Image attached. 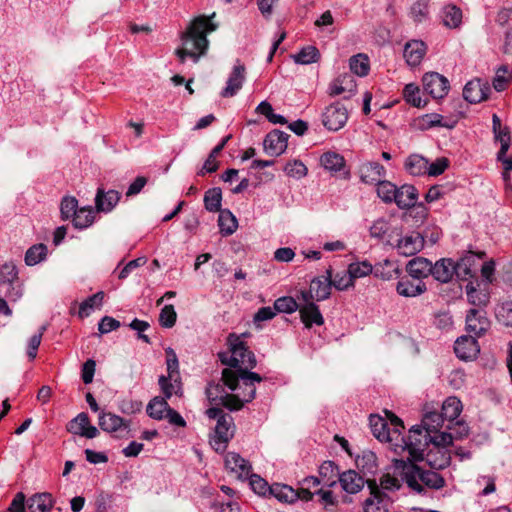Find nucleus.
Here are the masks:
<instances>
[{
    "instance_id": "c03bdc74",
    "label": "nucleus",
    "mask_w": 512,
    "mask_h": 512,
    "mask_svg": "<svg viewBox=\"0 0 512 512\" xmlns=\"http://www.w3.org/2000/svg\"><path fill=\"white\" fill-rule=\"evenodd\" d=\"M104 299V292L100 291L84 300L79 307L80 318L88 317L94 308H99Z\"/></svg>"
},
{
    "instance_id": "c85d7f7f",
    "label": "nucleus",
    "mask_w": 512,
    "mask_h": 512,
    "mask_svg": "<svg viewBox=\"0 0 512 512\" xmlns=\"http://www.w3.org/2000/svg\"><path fill=\"white\" fill-rule=\"evenodd\" d=\"M326 276L316 277L311 281L310 289L315 295V300L322 301L329 298L331 294L332 271L328 269Z\"/></svg>"
},
{
    "instance_id": "e433bc0d",
    "label": "nucleus",
    "mask_w": 512,
    "mask_h": 512,
    "mask_svg": "<svg viewBox=\"0 0 512 512\" xmlns=\"http://www.w3.org/2000/svg\"><path fill=\"white\" fill-rule=\"evenodd\" d=\"M270 495L284 503H293L298 500L296 490L285 484L275 483L271 485Z\"/></svg>"
},
{
    "instance_id": "2f4dec72",
    "label": "nucleus",
    "mask_w": 512,
    "mask_h": 512,
    "mask_svg": "<svg viewBox=\"0 0 512 512\" xmlns=\"http://www.w3.org/2000/svg\"><path fill=\"white\" fill-rule=\"evenodd\" d=\"M300 317L306 328L313 324L321 326L324 324V318L316 304L301 305Z\"/></svg>"
},
{
    "instance_id": "c9c22d12",
    "label": "nucleus",
    "mask_w": 512,
    "mask_h": 512,
    "mask_svg": "<svg viewBox=\"0 0 512 512\" xmlns=\"http://www.w3.org/2000/svg\"><path fill=\"white\" fill-rule=\"evenodd\" d=\"M442 21L444 26L455 29L462 23V11L456 5H447L442 10Z\"/></svg>"
},
{
    "instance_id": "8fccbe9b",
    "label": "nucleus",
    "mask_w": 512,
    "mask_h": 512,
    "mask_svg": "<svg viewBox=\"0 0 512 512\" xmlns=\"http://www.w3.org/2000/svg\"><path fill=\"white\" fill-rule=\"evenodd\" d=\"M351 71L358 76H366L369 73V59L365 54L352 56L349 61Z\"/></svg>"
},
{
    "instance_id": "49530a36",
    "label": "nucleus",
    "mask_w": 512,
    "mask_h": 512,
    "mask_svg": "<svg viewBox=\"0 0 512 512\" xmlns=\"http://www.w3.org/2000/svg\"><path fill=\"white\" fill-rule=\"evenodd\" d=\"M443 415L438 412H428L422 419L421 428L427 431L430 435L434 432H438L439 428L442 427L444 422Z\"/></svg>"
},
{
    "instance_id": "dca6fc26",
    "label": "nucleus",
    "mask_w": 512,
    "mask_h": 512,
    "mask_svg": "<svg viewBox=\"0 0 512 512\" xmlns=\"http://www.w3.org/2000/svg\"><path fill=\"white\" fill-rule=\"evenodd\" d=\"M289 135L280 130H273L269 132L264 141V151L270 156H279L287 148Z\"/></svg>"
},
{
    "instance_id": "de8ad7c7",
    "label": "nucleus",
    "mask_w": 512,
    "mask_h": 512,
    "mask_svg": "<svg viewBox=\"0 0 512 512\" xmlns=\"http://www.w3.org/2000/svg\"><path fill=\"white\" fill-rule=\"evenodd\" d=\"M222 192L220 188H211L205 192L204 205L209 212L221 211Z\"/></svg>"
},
{
    "instance_id": "5701e85b",
    "label": "nucleus",
    "mask_w": 512,
    "mask_h": 512,
    "mask_svg": "<svg viewBox=\"0 0 512 512\" xmlns=\"http://www.w3.org/2000/svg\"><path fill=\"white\" fill-rule=\"evenodd\" d=\"M418 192L413 185L404 184L401 187H397L395 192V200L393 202L400 209H409L417 203Z\"/></svg>"
},
{
    "instance_id": "a211bd4d",
    "label": "nucleus",
    "mask_w": 512,
    "mask_h": 512,
    "mask_svg": "<svg viewBox=\"0 0 512 512\" xmlns=\"http://www.w3.org/2000/svg\"><path fill=\"white\" fill-rule=\"evenodd\" d=\"M371 496L364 502V512H388L385 495L381 492L375 480H367Z\"/></svg>"
},
{
    "instance_id": "a878e982",
    "label": "nucleus",
    "mask_w": 512,
    "mask_h": 512,
    "mask_svg": "<svg viewBox=\"0 0 512 512\" xmlns=\"http://www.w3.org/2000/svg\"><path fill=\"white\" fill-rule=\"evenodd\" d=\"M406 270L412 278L421 281L433 271L432 262L424 257H416L408 262Z\"/></svg>"
},
{
    "instance_id": "4c0bfd02",
    "label": "nucleus",
    "mask_w": 512,
    "mask_h": 512,
    "mask_svg": "<svg viewBox=\"0 0 512 512\" xmlns=\"http://www.w3.org/2000/svg\"><path fill=\"white\" fill-rule=\"evenodd\" d=\"M218 225L223 236L232 235L237 227L236 217L228 209L221 210L218 217Z\"/></svg>"
},
{
    "instance_id": "680f3d73",
    "label": "nucleus",
    "mask_w": 512,
    "mask_h": 512,
    "mask_svg": "<svg viewBox=\"0 0 512 512\" xmlns=\"http://www.w3.org/2000/svg\"><path fill=\"white\" fill-rule=\"evenodd\" d=\"M353 285L354 279L348 271L337 273L331 277V286H334L337 290H346Z\"/></svg>"
},
{
    "instance_id": "9b49d317",
    "label": "nucleus",
    "mask_w": 512,
    "mask_h": 512,
    "mask_svg": "<svg viewBox=\"0 0 512 512\" xmlns=\"http://www.w3.org/2000/svg\"><path fill=\"white\" fill-rule=\"evenodd\" d=\"M484 253L476 254L467 252L458 261L454 262L455 275L459 280H469L476 276L478 260L484 257Z\"/></svg>"
},
{
    "instance_id": "39448f33",
    "label": "nucleus",
    "mask_w": 512,
    "mask_h": 512,
    "mask_svg": "<svg viewBox=\"0 0 512 512\" xmlns=\"http://www.w3.org/2000/svg\"><path fill=\"white\" fill-rule=\"evenodd\" d=\"M206 415L209 419L217 421L210 445L216 452L224 453L235 433L234 420L231 415L224 413L219 407L207 409Z\"/></svg>"
},
{
    "instance_id": "052dcab7",
    "label": "nucleus",
    "mask_w": 512,
    "mask_h": 512,
    "mask_svg": "<svg viewBox=\"0 0 512 512\" xmlns=\"http://www.w3.org/2000/svg\"><path fill=\"white\" fill-rule=\"evenodd\" d=\"M177 320V314L174 306L169 304L165 305L159 315V323L164 328H172Z\"/></svg>"
},
{
    "instance_id": "20e7f679",
    "label": "nucleus",
    "mask_w": 512,
    "mask_h": 512,
    "mask_svg": "<svg viewBox=\"0 0 512 512\" xmlns=\"http://www.w3.org/2000/svg\"><path fill=\"white\" fill-rule=\"evenodd\" d=\"M402 430L400 429V438L395 442L393 450L396 454L408 453L406 460L412 462L420 461L426 456L425 451L430 446L431 435L423 430L421 426H413L409 430L407 437L402 436Z\"/></svg>"
},
{
    "instance_id": "1a4fd4ad",
    "label": "nucleus",
    "mask_w": 512,
    "mask_h": 512,
    "mask_svg": "<svg viewBox=\"0 0 512 512\" xmlns=\"http://www.w3.org/2000/svg\"><path fill=\"white\" fill-rule=\"evenodd\" d=\"M347 108L340 102H335L322 113V124L329 131L337 132L342 129L348 120Z\"/></svg>"
},
{
    "instance_id": "f257e3e1",
    "label": "nucleus",
    "mask_w": 512,
    "mask_h": 512,
    "mask_svg": "<svg viewBox=\"0 0 512 512\" xmlns=\"http://www.w3.org/2000/svg\"><path fill=\"white\" fill-rule=\"evenodd\" d=\"M227 342L230 353L218 354L221 363L230 367L222 371L223 384L232 391L243 389L244 400L252 401L256 394L255 382L262 381L259 374L249 371L256 366V357L242 336L230 334Z\"/></svg>"
},
{
    "instance_id": "69168bd1",
    "label": "nucleus",
    "mask_w": 512,
    "mask_h": 512,
    "mask_svg": "<svg viewBox=\"0 0 512 512\" xmlns=\"http://www.w3.org/2000/svg\"><path fill=\"white\" fill-rule=\"evenodd\" d=\"M166 354H167V372H168V375L170 380H172L174 377H177L179 378V372H178V367H179V363H178V358H177V355L176 353L174 352V350L172 348H167L166 349Z\"/></svg>"
},
{
    "instance_id": "2eb2a0df",
    "label": "nucleus",
    "mask_w": 512,
    "mask_h": 512,
    "mask_svg": "<svg viewBox=\"0 0 512 512\" xmlns=\"http://www.w3.org/2000/svg\"><path fill=\"white\" fill-rule=\"evenodd\" d=\"M67 430L72 434L86 437L88 439H93L99 434L98 429L90 424V419L84 412L79 413L69 421L67 424Z\"/></svg>"
},
{
    "instance_id": "72a5a7b5",
    "label": "nucleus",
    "mask_w": 512,
    "mask_h": 512,
    "mask_svg": "<svg viewBox=\"0 0 512 512\" xmlns=\"http://www.w3.org/2000/svg\"><path fill=\"white\" fill-rule=\"evenodd\" d=\"M427 287L422 281L417 283L409 279H402L396 285V291L399 295L404 297H416L426 292Z\"/></svg>"
},
{
    "instance_id": "a19ab883",
    "label": "nucleus",
    "mask_w": 512,
    "mask_h": 512,
    "mask_svg": "<svg viewBox=\"0 0 512 512\" xmlns=\"http://www.w3.org/2000/svg\"><path fill=\"white\" fill-rule=\"evenodd\" d=\"M462 411V403L457 397H448L442 405L443 418L448 421H453L458 418Z\"/></svg>"
},
{
    "instance_id": "f3484780",
    "label": "nucleus",
    "mask_w": 512,
    "mask_h": 512,
    "mask_svg": "<svg viewBox=\"0 0 512 512\" xmlns=\"http://www.w3.org/2000/svg\"><path fill=\"white\" fill-rule=\"evenodd\" d=\"M245 71V66L237 60L227 79L226 87L220 93L223 98L233 97L238 93L246 78Z\"/></svg>"
},
{
    "instance_id": "603ef678",
    "label": "nucleus",
    "mask_w": 512,
    "mask_h": 512,
    "mask_svg": "<svg viewBox=\"0 0 512 512\" xmlns=\"http://www.w3.org/2000/svg\"><path fill=\"white\" fill-rule=\"evenodd\" d=\"M377 195L384 203H393L397 187L390 181L381 180L376 184Z\"/></svg>"
},
{
    "instance_id": "ea45409f",
    "label": "nucleus",
    "mask_w": 512,
    "mask_h": 512,
    "mask_svg": "<svg viewBox=\"0 0 512 512\" xmlns=\"http://www.w3.org/2000/svg\"><path fill=\"white\" fill-rule=\"evenodd\" d=\"M169 408L170 406L168 405L165 397H155L147 405V413L153 419L162 420Z\"/></svg>"
},
{
    "instance_id": "412c9836",
    "label": "nucleus",
    "mask_w": 512,
    "mask_h": 512,
    "mask_svg": "<svg viewBox=\"0 0 512 512\" xmlns=\"http://www.w3.org/2000/svg\"><path fill=\"white\" fill-rule=\"evenodd\" d=\"M225 466L240 479H247L252 469L249 461L235 452H229L226 455Z\"/></svg>"
},
{
    "instance_id": "a18cd8bd",
    "label": "nucleus",
    "mask_w": 512,
    "mask_h": 512,
    "mask_svg": "<svg viewBox=\"0 0 512 512\" xmlns=\"http://www.w3.org/2000/svg\"><path fill=\"white\" fill-rule=\"evenodd\" d=\"M47 252L48 249L45 244H35L26 251L25 263L28 266H34L46 258Z\"/></svg>"
},
{
    "instance_id": "09e8293b",
    "label": "nucleus",
    "mask_w": 512,
    "mask_h": 512,
    "mask_svg": "<svg viewBox=\"0 0 512 512\" xmlns=\"http://www.w3.org/2000/svg\"><path fill=\"white\" fill-rule=\"evenodd\" d=\"M398 272V268L395 264L388 259H385L383 262H380L373 267L374 276L383 280L392 279L394 274H398Z\"/></svg>"
},
{
    "instance_id": "473e14b6",
    "label": "nucleus",
    "mask_w": 512,
    "mask_h": 512,
    "mask_svg": "<svg viewBox=\"0 0 512 512\" xmlns=\"http://www.w3.org/2000/svg\"><path fill=\"white\" fill-rule=\"evenodd\" d=\"M54 505L52 494L44 492L35 494L28 500V509L30 512H50Z\"/></svg>"
},
{
    "instance_id": "13d9d810",
    "label": "nucleus",
    "mask_w": 512,
    "mask_h": 512,
    "mask_svg": "<svg viewBox=\"0 0 512 512\" xmlns=\"http://www.w3.org/2000/svg\"><path fill=\"white\" fill-rule=\"evenodd\" d=\"M403 96L408 103L415 107H423L426 105V101H422L421 99L419 87L412 83L404 87Z\"/></svg>"
},
{
    "instance_id": "bb28decb",
    "label": "nucleus",
    "mask_w": 512,
    "mask_h": 512,
    "mask_svg": "<svg viewBox=\"0 0 512 512\" xmlns=\"http://www.w3.org/2000/svg\"><path fill=\"white\" fill-rule=\"evenodd\" d=\"M488 90L479 79L471 80L463 89V97L469 103L476 104L487 98Z\"/></svg>"
},
{
    "instance_id": "b1692460",
    "label": "nucleus",
    "mask_w": 512,
    "mask_h": 512,
    "mask_svg": "<svg viewBox=\"0 0 512 512\" xmlns=\"http://www.w3.org/2000/svg\"><path fill=\"white\" fill-rule=\"evenodd\" d=\"M424 246V238L420 233H412L399 239L397 249L404 256H412Z\"/></svg>"
},
{
    "instance_id": "f704fd0d",
    "label": "nucleus",
    "mask_w": 512,
    "mask_h": 512,
    "mask_svg": "<svg viewBox=\"0 0 512 512\" xmlns=\"http://www.w3.org/2000/svg\"><path fill=\"white\" fill-rule=\"evenodd\" d=\"M405 169L413 176L425 175L428 170V160L419 154H412L405 161Z\"/></svg>"
},
{
    "instance_id": "c756f323",
    "label": "nucleus",
    "mask_w": 512,
    "mask_h": 512,
    "mask_svg": "<svg viewBox=\"0 0 512 512\" xmlns=\"http://www.w3.org/2000/svg\"><path fill=\"white\" fill-rule=\"evenodd\" d=\"M98 424L100 428L108 433L117 432L122 427L128 428V422H126L122 417L110 413V412H100L98 417Z\"/></svg>"
},
{
    "instance_id": "4468645a",
    "label": "nucleus",
    "mask_w": 512,
    "mask_h": 512,
    "mask_svg": "<svg viewBox=\"0 0 512 512\" xmlns=\"http://www.w3.org/2000/svg\"><path fill=\"white\" fill-rule=\"evenodd\" d=\"M422 81L424 91L433 98H443L448 93L449 82L439 73H426Z\"/></svg>"
},
{
    "instance_id": "bf43d9fd",
    "label": "nucleus",
    "mask_w": 512,
    "mask_h": 512,
    "mask_svg": "<svg viewBox=\"0 0 512 512\" xmlns=\"http://www.w3.org/2000/svg\"><path fill=\"white\" fill-rule=\"evenodd\" d=\"M249 485L251 489L258 495L265 496L270 494L271 486L268 482L257 474H251L248 476Z\"/></svg>"
},
{
    "instance_id": "5fc2aeb1",
    "label": "nucleus",
    "mask_w": 512,
    "mask_h": 512,
    "mask_svg": "<svg viewBox=\"0 0 512 512\" xmlns=\"http://www.w3.org/2000/svg\"><path fill=\"white\" fill-rule=\"evenodd\" d=\"M466 294L469 303L477 307L485 306L489 301L488 295L478 291L471 282L466 285Z\"/></svg>"
},
{
    "instance_id": "393cba45",
    "label": "nucleus",
    "mask_w": 512,
    "mask_h": 512,
    "mask_svg": "<svg viewBox=\"0 0 512 512\" xmlns=\"http://www.w3.org/2000/svg\"><path fill=\"white\" fill-rule=\"evenodd\" d=\"M492 124L495 139L501 144L497 158L498 160H502V156L506 155L510 147V131L508 127H502L501 120L496 114H493L492 116Z\"/></svg>"
},
{
    "instance_id": "6e6d98bb",
    "label": "nucleus",
    "mask_w": 512,
    "mask_h": 512,
    "mask_svg": "<svg viewBox=\"0 0 512 512\" xmlns=\"http://www.w3.org/2000/svg\"><path fill=\"white\" fill-rule=\"evenodd\" d=\"M78 201L75 197L66 196L62 199L60 204V212L63 220L74 218L78 211Z\"/></svg>"
},
{
    "instance_id": "e2e57ef3",
    "label": "nucleus",
    "mask_w": 512,
    "mask_h": 512,
    "mask_svg": "<svg viewBox=\"0 0 512 512\" xmlns=\"http://www.w3.org/2000/svg\"><path fill=\"white\" fill-rule=\"evenodd\" d=\"M47 330V326L46 325H42L40 328H39V331L38 333L34 334L30 339H29V343H28V350H27V354H28V357L33 360L36 355H37V350L41 344V340H42V336L44 334V332Z\"/></svg>"
},
{
    "instance_id": "7ed1b4c3",
    "label": "nucleus",
    "mask_w": 512,
    "mask_h": 512,
    "mask_svg": "<svg viewBox=\"0 0 512 512\" xmlns=\"http://www.w3.org/2000/svg\"><path fill=\"white\" fill-rule=\"evenodd\" d=\"M393 462L395 473L414 493L426 494L428 490H439L445 486L444 478L433 468L425 469L404 459H394Z\"/></svg>"
},
{
    "instance_id": "0eeeda50",
    "label": "nucleus",
    "mask_w": 512,
    "mask_h": 512,
    "mask_svg": "<svg viewBox=\"0 0 512 512\" xmlns=\"http://www.w3.org/2000/svg\"><path fill=\"white\" fill-rule=\"evenodd\" d=\"M434 433L435 435L431 434L430 445L434 446L436 454H439V458H433L434 450H428L426 453V461L430 468L443 469L447 467L450 462V456L446 447L452 444L454 435L447 432Z\"/></svg>"
},
{
    "instance_id": "58836bf2",
    "label": "nucleus",
    "mask_w": 512,
    "mask_h": 512,
    "mask_svg": "<svg viewBox=\"0 0 512 512\" xmlns=\"http://www.w3.org/2000/svg\"><path fill=\"white\" fill-rule=\"evenodd\" d=\"M320 163L324 169L331 172H337L344 167L345 160L344 157L339 153L329 151L322 154L320 157Z\"/></svg>"
},
{
    "instance_id": "9d476101",
    "label": "nucleus",
    "mask_w": 512,
    "mask_h": 512,
    "mask_svg": "<svg viewBox=\"0 0 512 512\" xmlns=\"http://www.w3.org/2000/svg\"><path fill=\"white\" fill-rule=\"evenodd\" d=\"M490 320L483 309L472 308L466 315V331L476 339L490 329Z\"/></svg>"
},
{
    "instance_id": "37998d69",
    "label": "nucleus",
    "mask_w": 512,
    "mask_h": 512,
    "mask_svg": "<svg viewBox=\"0 0 512 512\" xmlns=\"http://www.w3.org/2000/svg\"><path fill=\"white\" fill-rule=\"evenodd\" d=\"M95 212L91 206L79 208L73 218V224L76 228L84 229L93 224Z\"/></svg>"
},
{
    "instance_id": "6e6552de",
    "label": "nucleus",
    "mask_w": 512,
    "mask_h": 512,
    "mask_svg": "<svg viewBox=\"0 0 512 512\" xmlns=\"http://www.w3.org/2000/svg\"><path fill=\"white\" fill-rule=\"evenodd\" d=\"M206 395L211 403L221 404L230 411L240 410L246 402L243 398V391L238 394L225 393L220 383L209 384L206 388Z\"/></svg>"
},
{
    "instance_id": "ddd939ff",
    "label": "nucleus",
    "mask_w": 512,
    "mask_h": 512,
    "mask_svg": "<svg viewBox=\"0 0 512 512\" xmlns=\"http://www.w3.org/2000/svg\"><path fill=\"white\" fill-rule=\"evenodd\" d=\"M18 272L16 266L12 263H5L0 268V292L12 288L14 290V299H19L22 296V289L17 281Z\"/></svg>"
},
{
    "instance_id": "338daca9",
    "label": "nucleus",
    "mask_w": 512,
    "mask_h": 512,
    "mask_svg": "<svg viewBox=\"0 0 512 512\" xmlns=\"http://www.w3.org/2000/svg\"><path fill=\"white\" fill-rule=\"evenodd\" d=\"M496 317L507 327H512V302L503 303L496 311Z\"/></svg>"
},
{
    "instance_id": "0e129e2a",
    "label": "nucleus",
    "mask_w": 512,
    "mask_h": 512,
    "mask_svg": "<svg viewBox=\"0 0 512 512\" xmlns=\"http://www.w3.org/2000/svg\"><path fill=\"white\" fill-rule=\"evenodd\" d=\"M284 171L288 176L300 179L307 174V167L301 161L294 160L286 164Z\"/></svg>"
},
{
    "instance_id": "423d86ee",
    "label": "nucleus",
    "mask_w": 512,
    "mask_h": 512,
    "mask_svg": "<svg viewBox=\"0 0 512 512\" xmlns=\"http://www.w3.org/2000/svg\"><path fill=\"white\" fill-rule=\"evenodd\" d=\"M387 416L392 428L389 427V424L384 418L378 415H371L369 423L373 435L379 441L389 443L393 449L395 442L400 438V429H404V425L402 420L393 413L389 412L387 413Z\"/></svg>"
},
{
    "instance_id": "6ab92c4d",
    "label": "nucleus",
    "mask_w": 512,
    "mask_h": 512,
    "mask_svg": "<svg viewBox=\"0 0 512 512\" xmlns=\"http://www.w3.org/2000/svg\"><path fill=\"white\" fill-rule=\"evenodd\" d=\"M359 175L363 183L376 185L386 176V169L378 162H366L360 166Z\"/></svg>"
},
{
    "instance_id": "f8f14e48",
    "label": "nucleus",
    "mask_w": 512,
    "mask_h": 512,
    "mask_svg": "<svg viewBox=\"0 0 512 512\" xmlns=\"http://www.w3.org/2000/svg\"><path fill=\"white\" fill-rule=\"evenodd\" d=\"M454 352L459 359L471 361L480 353V346L477 339L472 335H463L456 339Z\"/></svg>"
},
{
    "instance_id": "3c124183",
    "label": "nucleus",
    "mask_w": 512,
    "mask_h": 512,
    "mask_svg": "<svg viewBox=\"0 0 512 512\" xmlns=\"http://www.w3.org/2000/svg\"><path fill=\"white\" fill-rule=\"evenodd\" d=\"M301 305H299V302L290 296H283L275 300L274 302V309L276 310V313H293L296 310L300 311Z\"/></svg>"
},
{
    "instance_id": "aec40b11",
    "label": "nucleus",
    "mask_w": 512,
    "mask_h": 512,
    "mask_svg": "<svg viewBox=\"0 0 512 512\" xmlns=\"http://www.w3.org/2000/svg\"><path fill=\"white\" fill-rule=\"evenodd\" d=\"M337 474L342 490L348 494H357L365 485V480L355 470H347Z\"/></svg>"
},
{
    "instance_id": "4d7b16f0",
    "label": "nucleus",
    "mask_w": 512,
    "mask_h": 512,
    "mask_svg": "<svg viewBox=\"0 0 512 512\" xmlns=\"http://www.w3.org/2000/svg\"><path fill=\"white\" fill-rule=\"evenodd\" d=\"M180 384L179 378L177 377L170 380L169 376L162 375L159 378V385L166 399H169L173 394H178Z\"/></svg>"
},
{
    "instance_id": "cd10ccee",
    "label": "nucleus",
    "mask_w": 512,
    "mask_h": 512,
    "mask_svg": "<svg viewBox=\"0 0 512 512\" xmlns=\"http://www.w3.org/2000/svg\"><path fill=\"white\" fill-rule=\"evenodd\" d=\"M426 53V44L421 40H412L405 44L404 57L410 66H417Z\"/></svg>"
},
{
    "instance_id": "4be33fe9",
    "label": "nucleus",
    "mask_w": 512,
    "mask_h": 512,
    "mask_svg": "<svg viewBox=\"0 0 512 512\" xmlns=\"http://www.w3.org/2000/svg\"><path fill=\"white\" fill-rule=\"evenodd\" d=\"M121 198L118 191L109 190L104 191L103 188H98L95 196V207L98 212L108 213L111 212L117 205Z\"/></svg>"
},
{
    "instance_id": "f03ea898",
    "label": "nucleus",
    "mask_w": 512,
    "mask_h": 512,
    "mask_svg": "<svg viewBox=\"0 0 512 512\" xmlns=\"http://www.w3.org/2000/svg\"><path fill=\"white\" fill-rule=\"evenodd\" d=\"M215 15L216 13L213 12L209 16L195 17L181 33L182 46L175 51L181 63H184L187 57L197 63L200 57L206 54L209 47L207 35L218 28V24L212 21Z\"/></svg>"
},
{
    "instance_id": "774afa93",
    "label": "nucleus",
    "mask_w": 512,
    "mask_h": 512,
    "mask_svg": "<svg viewBox=\"0 0 512 512\" xmlns=\"http://www.w3.org/2000/svg\"><path fill=\"white\" fill-rule=\"evenodd\" d=\"M357 466L373 473L377 468L376 455L373 452H365L356 460Z\"/></svg>"
},
{
    "instance_id": "7c9ffc66",
    "label": "nucleus",
    "mask_w": 512,
    "mask_h": 512,
    "mask_svg": "<svg viewBox=\"0 0 512 512\" xmlns=\"http://www.w3.org/2000/svg\"><path fill=\"white\" fill-rule=\"evenodd\" d=\"M432 268L431 275L442 283L449 282L453 275H455L454 261L452 259H440L434 265L432 264Z\"/></svg>"
},
{
    "instance_id": "864d4df0",
    "label": "nucleus",
    "mask_w": 512,
    "mask_h": 512,
    "mask_svg": "<svg viewBox=\"0 0 512 512\" xmlns=\"http://www.w3.org/2000/svg\"><path fill=\"white\" fill-rule=\"evenodd\" d=\"M373 265L367 260L353 262L348 266V273L353 279L362 278L373 273Z\"/></svg>"
},
{
    "instance_id": "79ce46f5",
    "label": "nucleus",
    "mask_w": 512,
    "mask_h": 512,
    "mask_svg": "<svg viewBox=\"0 0 512 512\" xmlns=\"http://www.w3.org/2000/svg\"><path fill=\"white\" fill-rule=\"evenodd\" d=\"M291 57L297 64L308 65L319 61L320 52L315 46H306Z\"/></svg>"
}]
</instances>
